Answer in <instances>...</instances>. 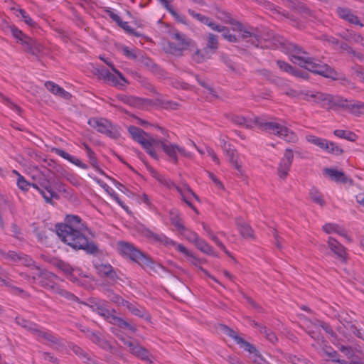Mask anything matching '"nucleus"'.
Returning a JSON list of instances; mask_svg holds the SVG:
<instances>
[{
    "label": "nucleus",
    "mask_w": 364,
    "mask_h": 364,
    "mask_svg": "<svg viewBox=\"0 0 364 364\" xmlns=\"http://www.w3.org/2000/svg\"><path fill=\"white\" fill-rule=\"evenodd\" d=\"M117 250L123 257L136 262L146 271L156 272L159 269L161 268L160 264L154 262L132 243L119 241L117 242Z\"/></svg>",
    "instance_id": "5"
},
{
    "label": "nucleus",
    "mask_w": 364,
    "mask_h": 364,
    "mask_svg": "<svg viewBox=\"0 0 364 364\" xmlns=\"http://www.w3.org/2000/svg\"><path fill=\"white\" fill-rule=\"evenodd\" d=\"M288 50L291 55V60L309 71L333 80L348 81L344 75H340L328 64L309 56L300 46L294 43H289Z\"/></svg>",
    "instance_id": "2"
},
{
    "label": "nucleus",
    "mask_w": 364,
    "mask_h": 364,
    "mask_svg": "<svg viewBox=\"0 0 364 364\" xmlns=\"http://www.w3.org/2000/svg\"><path fill=\"white\" fill-rule=\"evenodd\" d=\"M237 224H238L239 231L242 237H247V238L252 237V230L248 225H247L245 223H243V224L237 223Z\"/></svg>",
    "instance_id": "55"
},
{
    "label": "nucleus",
    "mask_w": 364,
    "mask_h": 364,
    "mask_svg": "<svg viewBox=\"0 0 364 364\" xmlns=\"http://www.w3.org/2000/svg\"><path fill=\"white\" fill-rule=\"evenodd\" d=\"M195 245L202 252L215 257H218V255L214 251V249L203 239L200 237L199 240L196 242Z\"/></svg>",
    "instance_id": "37"
},
{
    "label": "nucleus",
    "mask_w": 364,
    "mask_h": 364,
    "mask_svg": "<svg viewBox=\"0 0 364 364\" xmlns=\"http://www.w3.org/2000/svg\"><path fill=\"white\" fill-rule=\"evenodd\" d=\"M45 87L53 94L60 96L63 99L68 100L71 97V95L65 91L63 87L51 81H46Z\"/></svg>",
    "instance_id": "30"
},
{
    "label": "nucleus",
    "mask_w": 364,
    "mask_h": 364,
    "mask_svg": "<svg viewBox=\"0 0 364 364\" xmlns=\"http://www.w3.org/2000/svg\"><path fill=\"white\" fill-rule=\"evenodd\" d=\"M179 233L183 235L189 242L196 244L199 240L198 234L185 227V230L179 231Z\"/></svg>",
    "instance_id": "52"
},
{
    "label": "nucleus",
    "mask_w": 364,
    "mask_h": 364,
    "mask_svg": "<svg viewBox=\"0 0 364 364\" xmlns=\"http://www.w3.org/2000/svg\"><path fill=\"white\" fill-rule=\"evenodd\" d=\"M53 151L55 154L61 156L64 159L70 161V163H72L73 161L74 160L75 156L70 155V154H68V152H66L65 151H64L63 149H58V148H55V149H53Z\"/></svg>",
    "instance_id": "60"
},
{
    "label": "nucleus",
    "mask_w": 364,
    "mask_h": 364,
    "mask_svg": "<svg viewBox=\"0 0 364 364\" xmlns=\"http://www.w3.org/2000/svg\"><path fill=\"white\" fill-rule=\"evenodd\" d=\"M188 13L195 19L198 20V21L201 22L203 24L208 22V16L196 13L192 9H188Z\"/></svg>",
    "instance_id": "64"
},
{
    "label": "nucleus",
    "mask_w": 364,
    "mask_h": 364,
    "mask_svg": "<svg viewBox=\"0 0 364 364\" xmlns=\"http://www.w3.org/2000/svg\"><path fill=\"white\" fill-rule=\"evenodd\" d=\"M342 108L355 117L364 115V102L360 101H349L343 100Z\"/></svg>",
    "instance_id": "23"
},
{
    "label": "nucleus",
    "mask_w": 364,
    "mask_h": 364,
    "mask_svg": "<svg viewBox=\"0 0 364 364\" xmlns=\"http://www.w3.org/2000/svg\"><path fill=\"white\" fill-rule=\"evenodd\" d=\"M123 306H125L133 315L136 316L138 317H143L144 309L141 307H139L136 305L130 303L127 301L126 302H123Z\"/></svg>",
    "instance_id": "49"
},
{
    "label": "nucleus",
    "mask_w": 364,
    "mask_h": 364,
    "mask_svg": "<svg viewBox=\"0 0 364 364\" xmlns=\"http://www.w3.org/2000/svg\"><path fill=\"white\" fill-rule=\"evenodd\" d=\"M169 218L171 223L178 232L185 230V225H183L181 214L178 210H171L169 211Z\"/></svg>",
    "instance_id": "34"
},
{
    "label": "nucleus",
    "mask_w": 364,
    "mask_h": 364,
    "mask_svg": "<svg viewBox=\"0 0 364 364\" xmlns=\"http://www.w3.org/2000/svg\"><path fill=\"white\" fill-rule=\"evenodd\" d=\"M222 250H223L228 256H230V252L225 248L223 242L215 236L213 232H209L208 236Z\"/></svg>",
    "instance_id": "63"
},
{
    "label": "nucleus",
    "mask_w": 364,
    "mask_h": 364,
    "mask_svg": "<svg viewBox=\"0 0 364 364\" xmlns=\"http://www.w3.org/2000/svg\"><path fill=\"white\" fill-rule=\"evenodd\" d=\"M101 186L105 188L107 193L123 208L125 209L126 206L124 205L122 200L119 198L117 193L114 191L113 188L109 187L107 184L103 183L101 184Z\"/></svg>",
    "instance_id": "50"
},
{
    "label": "nucleus",
    "mask_w": 364,
    "mask_h": 364,
    "mask_svg": "<svg viewBox=\"0 0 364 364\" xmlns=\"http://www.w3.org/2000/svg\"><path fill=\"white\" fill-rule=\"evenodd\" d=\"M166 141V139H159V145L174 164H178V153L184 157L191 158L192 156L191 153L187 151L184 148L175 144H168Z\"/></svg>",
    "instance_id": "12"
},
{
    "label": "nucleus",
    "mask_w": 364,
    "mask_h": 364,
    "mask_svg": "<svg viewBox=\"0 0 364 364\" xmlns=\"http://www.w3.org/2000/svg\"><path fill=\"white\" fill-rule=\"evenodd\" d=\"M324 151L329 154L336 156L341 155L343 153V150L341 146H339L336 143L328 140L327 141V144L326 145Z\"/></svg>",
    "instance_id": "48"
},
{
    "label": "nucleus",
    "mask_w": 364,
    "mask_h": 364,
    "mask_svg": "<svg viewBox=\"0 0 364 364\" xmlns=\"http://www.w3.org/2000/svg\"><path fill=\"white\" fill-rule=\"evenodd\" d=\"M21 275L25 278L31 279L33 282L39 283L42 287L53 290V286L56 284L53 282V279L56 276L50 272L41 269L38 267L32 269L31 274L21 273Z\"/></svg>",
    "instance_id": "9"
},
{
    "label": "nucleus",
    "mask_w": 364,
    "mask_h": 364,
    "mask_svg": "<svg viewBox=\"0 0 364 364\" xmlns=\"http://www.w3.org/2000/svg\"><path fill=\"white\" fill-rule=\"evenodd\" d=\"M244 350L250 353V358L252 360L254 363L270 364L262 357L259 352L256 349L255 346H253L250 343H246V346L244 348Z\"/></svg>",
    "instance_id": "27"
},
{
    "label": "nucleus",
    "mask_w": 364,
    "mask_h": 364,
    "mask_svg": "<svg viewBox=\"0 0 364 364\" xmlns=\"http://www.w3.org/2000/svg\"><path fill=\"white\" fill-rule=\"evenodd\" d=\"M0 255L6 260L14 263L31 267L33 264V260L28 255L23 252H17L15 251H9L7 252L0 249Z\"/></svg>",
    "instance_id": "16"
},
{
    "label": "nucleus",
    "mask_w": 364,
    "mask_h": 364,
    "mask_svg": "<svg viewBox=\"0 0 364 364\" xmlns=\"http://www.w3.org/2000/svg\"><path fill=\"white\" fill-rule=\"evenodd\" d=\"M156 179L161 185L167 187L169 189L175 188L177 191V188H180L179 186H176L170 178L164 176L159 175L157 176Z\"/></svg>",
    "instance_id": "53"
},
{
    "label": "nucleus",
    "mask_w": 364,
    "mask_h": 364,
    "mask_svg": "<svg viewBox=\"0 0 364 364\" xmlns=\"http://www.w3.org/2000/svg\"><path fill=\"white\" fill-rule=\"evenodd\" d=\"M220 329L225 334L232 338L237 343V344L240 346V348H244L246 346V343H249V342L238 336L236 331L229 328L228 326L222 325Z\"/></svg>",
    "instance_id": "32"
},
{
    "label": "nucleus",
    "mask_w": 364,
    "mask_h": 364,
    "mask_svg": "<svg viewBox=\"0 0 364 364\" xmlns=\"http://www.w3.org/2000/svg\"><path fill=\"white\" fill-rule=\"evenodd\" d=\"M323 230L327 234H331V233H333V232L337 233V234L344 237L347 240H350V238L348 237V236L346 233V231L343 228H341L337 224L326 223L323 226Z\"/></svg>",
    "instance_id": "35"
},
{
    "label": "nucleus",
    "mask_w": 364,
    "mask_h": 364,
    "mask_svg": "<svg viewBox=\"0 0 364 364\" xmlns=\"http://www.w3.org/2000/svg\"><path fill=\"white\" fill-rule=\"evenodd\" d=\"M329 249L340 258L342 262H346L347 252L346 248L336 239L329 237L327 241Z\"/></svg>",
    "instance_id": "24"
},
{
    "label": "nucleus",
    "mask_w": 364,
    "mask_h": 364,
    "mask_svg": "<svg viewBox=\"0 0 364 364\" xmlns=\"http://www.w3.org/2000/svg\"><path fill=\"white\" fill-rule=\"evenodd\" d=\"M220 329L225 334L232 338L237 343V344L240 346V348H244L246 346V343H249V342L238 336L236 331L229 328L228 326L222 325Z\"/></svg>",
    "instance_id": "33"
},
{
    "label": "nucleus",
    "mask_w": 364,
    "mask_h": 364,
    "mask_svg": "<svg viewBox=\"0 0 364 364\" xmlns=\"http://www.w3.org/2000/svg\"><path fill=\"white\" fill-rule=\"evenodd\" d=\"M309 196L313 202L317 203L321 207L325 205L326 202L323 199V195L316 188L313 187L310 189Z\"/></svg>",
    "instance_id": "45"
},
{
    "label": "nucleus",
    "mask_w": 364,
    "mask_h": 364,
    "mask_svg": "<svg viewBox=\"0 0 364 364\" xmlns=\"http://www.w3.org/2000/svg\"><path fill=\"white\" fill-rule=\"evenodd\" d=\"M53 287L54 289L52 290L53 293L59 295L61 297L66 299L70 301L78 302L79 299L71 292L68 291L67 290L60 287L58 285L53 286Z\"/></svg>",
    "instance_id": "39"
},
{
    "label": "nucleus",
    "mask_w": 364,
    "mask_h": 364,
    "mask_svg": "<svg viewBox=\"0 0 364 364\" xmlns=\"http://www.w3.org/2000/svg\"><path fill=\"white\" fill-rule=\"evenodd\" d=\"M92 308L93 311L107 320L109 323L112 322V318H114L116 315L115 310L109 307L108 303L105 301L99 300L95 301L92 305Z\"/></svg>",
    "instance_id": "18"
},
{
    "label": "nucleus",
    "mask_w": 364,
    "mask_h": 364,
    "mask_svg": "<svg viewBox=\"0 0 364 364\" xmlns=\"http://www.w3.org/2000/svg\"><path fill=\"white\" fill-rule=\"evenodd\" d=\"M43 176L44 178L39 181V185L36 183H31V186L36 189L47 203H51L53 198H58V194L51 187L50 171L47 170L46 173H43Z\"/></svg>",
    "instance_id": "10"
},
{
    "label": "nucleus",
    "mask_w": 364,
    "mask_h": 364,
    "mask_svg": "<svg viewBox=\"0 0 364 364\" xmlns=\"http://www.w3.org/2000/svg\"><path fill=\"white\" fill-rule=\"evenodd\" d=\"M90 127L95 129L98 132L106 134L111 138H116L118 133L111 124V123L103 118H91L88 120Z\"/></svg>",
    "instance_id": "15"
},
{
    "label": "nucleus",
    "mask_w": 364,
    "mask_h": 364,
    "mask_svg": "<svg viewBox=\"0 0 364 364\" xmlns=\"http://www.w3.org/2000/svg\"><path fill=\"white\" fill-rule=\"evenodd\" d=\"M16 321L18 325L31 331L37 338L44 339L53 343L57 342V338L50 331H43L37 324L19 316L16 318Z\"/></svg>",
    "instance_id": "11"
},
{
    "label": "nucleus",
    "mask_w": 364,
    "mask_h": 364,
    "mask_svg": "<svg viewBox=\"0 0 364 364\" xmlns=\"http://www.w3.org/2000/svg\"><path fill=\"white\" fill-rule=\"evenodd\" d=\"M228 148H225L226 156L228 157L229 161L232 165L234 166L236 170L238 171V174L240 176H242L243 170L242 168V165L238 161L237 153L235 149H231L230 145H228Z\"/></svg>",
    "instance_id": "31"
},
{
    "label": "nucleus",
    "mask_w": 364,
    "mask_h": 364,
    "mask_svg": "<svg viewBox=\"0 0 364 364\" xmlns=\"http://www.w3.org/2000/svg\"><path fill=\"white\" fill-rule=\"evenodd\" d=\"M16 183L18 188L23 191H28L31 187V183L27 181L22 175H19V177L17 178Z\"/></svg>",
    "instance_id": "57"
},
{
    "label": "nucleus",
    "mask_w": 364,
    "mask_h": 364,
    "mask_svg": "<svg viewBox=\"0 0 364 364\" xmlns=\"http://www.w3.org/2000/svg\"><path fill=\"white\" fill-rule=\"evenodd\" d=\"M216 16L223 22L231 24L232 31L238 33V38L241 41L256 48L264 46L263 39L258 28L247 26L234 21L230 14L225 11H218Z\"/></svg>",
    "instance_id": "3"
},
{
    "label": "nucleus",
    "mask_w": 364,
    "mask_h": 364,
    "mask_svg": "<svg viewBox=\"0 0 364 364\" xmlns=\"http://www.w3.org/2000/svg\"><path fill=\"white\" fill-rule=\"evenodd\" d=\"M337 14L340 18L348 21L350 23L363 26L358 16L354 15L348 8L338 7L336 10Z\"/></svg>",
    "instance_id": "28"
},
{
    "label": "nucleus",
    "mask_w": 364,
    "mask_h": 364,
    "mask_svg": "<svg viewBox=\"0 0 364 364\" xmlns=\"http://www.w3.org/2000/svg\"><path fill=\"white\" fill-rule=\"evenodd\" d=\"M56 267L66 274H70L73 270V267L68 263L62 260L56 262Z\"/></svg>",
    "instance_id": "62"
},
{
    "label": "nucleus",
    "mask_w": 364,
    "mask_h": 364,
    "mask_svg": "<svg viewBox=\"0 0 364 364\" xmlns=\"http://www.w3.org/2000/svg\"><path fill=\"white\" fill-rule=\"evenodd\" d=\"M119 339L129 348V352L141 360L151 363V356L150 353L145 348L141 346L136 341L130 338H126L123 336Z\"/></svg>",
    "instance_id": "14"
},
{
    "label": "nucleus",
    "mask_w": 364,
    "mask_h": 364,
    "mask_svg": "<svg viewBox=\"0 0 364 364\" xmlns=\"http://www.w3.org/2000/svg\"><path fill=\"white\" fill-rule=\"evenodd\" d=\"M84 147L86 150L87 156L88 157L92 166L94 167L97 171H100L101 173H103V171L98 166L97 159L94 151H92V150L87 144H84Z\"/></svg>",
    "instance_id": "47"
},
{
    "label": "nucleus",
    "mask_w": 364,
    "mask_h": 364,
    "mask_svg": "<svg viewBox=\"0 0 364 364\" xmlns=\"http://www.w3.org/2000/svg\"><path fill=\"white\" fill-rule=\"evenodd\" d=\"M177 191L181 195L184 202L191 200L193 198H196L197 200H199L197 195H196L187 185H184L183 187L177 188Z\"/></svg>",
    "instance_id": "38"
},
{
    "label": "nucleus",
    "mask_w": 364,
    "mask_h": 364,
    "mask_svg": "<svg viewBox=\"0 0 364 364\" xmlns=\"http://www.w3.org/2000/svg\"><path fill=\"white\" fill-rule=\"evenodd\" d=\"M344 98L338 95L318 92L316 95V103L319 104L321 107L328 110H336L342 108Z\"/></svg>",
    "instance_id": "13"
},
{
    "label": "nucleus",
    "mask_w": 364,
    "mask_h": 364,
    "mask_svg": "<svg viewBox=\"0 0 364 364\" xmlns=\"http://www.w3.org/2000/svg\"><path fill=\"white\" fill-rule=\"evenodd\" d=\"M322 346L321 353L322 355H326L327 357L326 360H331L333 362L336 363L338 364H348L347 362L344 360H340L337 358V353L334 350L331 346H328L326 344V341L322 339L321 343Z\"/></svg>",
    "instance_id": "26"
},
{
    "label": "nucleus",
    "mask_w": 364,
    "mask_h": 364,
    "mask_svg": "<svg viewBox=\"0 0 364 364\" xmlns=\"http://www.w3.org/2000/svg\"><path fill=\"white\" fill-rule=\"evenodd\" d=\"M318 92L301 91L298 94V96L301 97V98L304 100L310 102L313 100L314 102H316V95H317Z\"/></svg>",
    "instance_id": "59"
},
{
    "label": "nucleus",
    "mask_w": 364,
    "mask_h": 364,
    "mask_svg": "<svg viewBox=\"0 0 364 364\" xmlns=\"http://www.w3.org/2000/svg\"><path fill=\"white\" fill-rule=\"evenodd\" d=\"M294 159V153L291 149H287L284 156L281 159L278 166L277 173L281 178L284 179L290 171Z\"/></svg>",
    "instance_id": "17"
},
{
    "label": "nucleus",
    "mask_w": 364,
    "mask_h": 364,
    "mask_svg": "<svg viewBox=\"0 0 364 364\" xmlns=\"http://www.w3.org/2000/svg\"><path fill=\"white\" fill-rule=\"evenodd\" d=\"M95 267L97 273L101 277H107L114 282L119 279L116 271L111 264L108 263L96 262L95 263Z\"/></svg>",
    "instance_id": "22"
},
{
    "label": "nucleus",
    "mask_w": 364,
    "mask_h": 364,
    "mask_svg": "<svg viewBox=\"0 0 364 364\" xmlns=\"http://www.w3.org/2000/svg\"><path fill=\"white\" fill-rule=\"evenodd\" d=\"M128 132L132 138L139 143L151 158L159 159L155 148L159 146V139L154 138L149 133L135 126L129 127Z\"/></svg>",
    "instance_id": "7"
},
{
    "label": "nucleus",
    "mask_w": 364,
    "mask_h": 364,
    "mask_svg": "<svg viewBox=\"0 0 364 364\" xmlns=\"http://www.w3.org/2000/svg\"><path fill=\"white\" fill-rule=\"evenodd\" d=\"M87 338L101 348L113 354L116 353L115 348L100 333L91 331Z\"/></svg>",
    "instance_id": "19"
},
{
    "label": "nucleus",
    "mask_w": 364,
    "mask_h": 364,
    "mask_svg": "<svg viewBox=\"0 0 364 364\" xmlns=\"http://www.w3.org/2000/svg\"><path fill=\"white\" fill-rule=\"evenodd\" d=\"M56 232L61 240L74 250H82L87 254L98 252L97 245L85 235L87 227L77 215H67L65 223L55 226Z\"/></svg>",
    "instance_id": "1"
},
{
    "label": "nucleus",
    "mask_w": 364,
    "mask_h": 364,
    "mask_svg": "<svg viewBox=\"0 0 364 364\" xmlns=\"http://www.w3.org/2000/svg\"><path fill=\"white\" fill-rule=\"evenodd\" d=\"M3 29L6 32H10L12 36L22 44L25 50L32 55H37L43 52V46L40 42L26 35L14 24H10L6 22L3 26Z\"/></svg>",
    "instance_id": "8"
},
{
    "label": "nucleus",
    "mask_w": 364,
    "mask_h": 364,
    "mask_svg": "<svg viewBox=\"0 0 364 364\" xmlns=\"http://www.w3.org/2000/svg\"><path fill=\"white\" fill-rule=\"evenodd\" d=\"M122 52L127 58L132 60H137L141 53V51L136 50H129L128 47H124L122 48Z\"/></svg>",
    "instance_id": "56"
},
{
    "label": "nucleus",
    "mask_w": 364,
    "mask_h": 364,
    "mask_svg": "<svg viewBox=\"0 0 364 364\" xmlns=\"http://www.w3.org/2000/svg\"><path fill=\"white\" fill-rule=\"evenodd\" d=\"M171 35L172 38L175 41L173 44H175L176 49L178 52H182L191 46H194V42L186 35L178 31H174Z\"/></svg>",
    "instance_id": "20"
},
{
    "label": "nucleus",
    "mask_w": 364,
    "mask_h": 364,
    "mask_svg": "<svg viewBox=\"0 0 364 364\" xmlns=\"http://www.w3.org/2000/svg\"><path fill=\"white\" fill-rule=\"evenodd\" d=\"M111 323L117 325L122 329H127L132 333H134L136 331L135 326L131 325L127 321H124L123 318L118 317L117 316H115L114 318H112Z\"/></svg>",
    "instance_id": "42"
},
{
    "label": "nucleus",
    "mask_w": 364,
    "mask_h": 364,
    "mask_svg": "<svg viewBox=\"0 0 364 364\" xmlns=\"http://www.w3.org/2000/svg\"><path fill=\"white\" fill-rule=\"evenodd\" d=\"M8 273L0 266V286L6 287L9 290L14 294H21L23 293V290L19 287L12 284L10 279L7 278Z\"/></svg>",
    "instance_id": "25"
},
{
    "label": "nucleus",
    "mask_w": 364,
    "mask_h": 364,
    "mask_svg": "<svg viewBox=\"0 0 364 364\" xmlns=\"http://www.w3.org/2000/svg\"><path fill=\"white\" fill-rule=\"evenodd\" d=\"M256 126L262 131L274 134L287 142L296 143L298 136L295 132L281 124L268 121L263 117H255Z\"/></svg>",
    "instance_id": "6"
},
{
    "label": "nucleus",
    "mask_w": 364,
    "mask_h": 364,
    "mask_svg": "<svg viewBox=\"0 0 364 364\" xmlns=\"http://www.w3.org/2000/svg\"><path fill=\"white\" fill-rule=\"evenodd\" d=\"M97 73L99 75L100 78L104 80L106 82L111 83L112 85L123 86L124 84H127L122 80L120 79V77L118 76V75H117L114 73H112L104 68H97Z\"/></svg>",
    "instance_id": "21"
},
{
    "label": "nucleus",
    "mask_w": 364,
    "mask_h": 364,
    "mask_svg": "<svg viewBox=\"0 0 364 364\" xmlns=\"http://www.w3.org/2000/svg\"><path fill=\"white\" fill-rule=\"evenodd\" d=\"M211 53H214L218 48V36L213 33H209L208 36L206 46L205 47Z\"/></svg>",
    "instance_id": "46"
},
{
    "label": "nucleus",
    "mask_w": 364,
    "mask_h": 364,
    "mask_svg": "<svg viewBox=\"0 0 364 364\" xmlns=\"http://www.w3.org/2000/svg\"><path fill=\"white\" fill-rule=\"evenodd\" d=\"M208 26H209L212 30L216 31L218 32H224L227 30V27L217 24L209 17L208 18V22L205 23Z\"/></svg>",
    "instance_id": "61"
},
{
    "label": "nucleus",
    "mask_w": 364,
    "mask_h": 364,
    "mask_svg": "<svg viewBox=\"0 0 364 364\" xmlns=\"http://www.w3.org/2000/svg\"><path fill=\"white\" fill-rule=\"evenodd\" d=\"M137 60L142 65L149 69H154L156 66L149 58L144 56L141 53Z\"/></svg>",
    "instance_id": "58"
},
{
    "label": "nucleus",
    "mask_w": 364,
    "mask_h": 364,
    "mask_svg": "<svg viewBox=\"0 0 364 364\" xmlns=\"http://www.w3.org/2000/svg\"><path fill=\"white\" fill-rule=\"evenodd\" d=\"M212 53L210 51L208 50L205 48L202 50L197 49L192 55V59L198 63H200L203 61L209 59L211 56Z\"/></svg>",
    "instance_id": "40"
},
{
    "label": "nucleus",
    "mask_w": 364,
    "mask_h": 364,
    "mask_svg": "<svg viewBox=\"0 0 364 364\" xmlns=\"http://www.w3.org/2000/svg\"><path fill=\"white\" fill-rule=\"evenodd\" d=\"M17 12L18 14H16V16L18 18H21L25 22L26 24L32 27H34L36 26L35 21L31 18V16L27 14V12L25 10L19 9L18 10H17Z\"/></svg>",
    "instance_id": "51"
},
{
    "label": "nucleus",
    "mask_w": 364,
    "mask_h": 364,
    "mask_svg": "<svg viewBox=\"0 0 364 364\" xmlns=\"http://www.w3.org/2000/svg\"><path fill=\"white\" fill-rule=\"evenodd\" d=\"M142 234L144 237L148 238L152 242H159L164 245H172L176 247L177 250L180 252L183 253L188 257V262L196 267H198L199 269L208 277H209L211 279H213L215 282H218V280L213 276L210 275L208 271L203 267H200V265L203 263V261L201 259L196 257L191 251H189L184 245L181 244H178L171 239L168 238L164 234H157L154 232L152 230L149 229H144L142 231Z\"/></svg>",
    "instance_id": "4"
},
{
    "label": "nucleus",
    "mask_w": 364,
    "mask_h": 364,
    "mask_svg": "<svg viewBox=\"0 0 364 364\" xmlns=\"http://www.w3.org/2000/svg\"><path fill=\"white\" fill-rule=\"evenodd\" d=\"M309 322L311 323H313L314 327L316 329L320 330V328H322L327 333H328L331 336H333L334 334L333 329L328 323H326L322 322L318 320H316L315 321H309Z\"/></svg>",
    "instance_id": "54"
},
{
    "label": "nucleus",
    "mask_w": 364,
    "mask_h": 364,
    "mask_svg": "<svg viewBox=\"0 0 364 364\" xmlns=\"http://www.w3.org/2000/svg\"><path fill=\"white\" fill-rule=\"evenodd\" d=\"M309 321H311L306 320L304 323L306 328V332L314 340L316 341L320 345L321 343V340L323 339V338H320L319 329H316L314 327L313 323H311Z\"/></svg>",
    "instance_id": "41"
},
{
    "label": "nucleus",
    "mask_w": 364,
    "mask_h": 364,
    "mask_svg": "<svg viewBox=\"0 0 364 364\" xmlns=\"http://www.w3.org/2000/svg\"><path fill=\"white\" fill-rule=\"evenodd\" d=\"M333 134L338 138L345 139L350 141H355L358 139V136L355 133L348 130L336 129Z\"/></svg>",
    "instance_id": "43"
},
{
    "label": "nucleus",
    "mask_w": 364,
    "mask_h": 364,
    "mask_svg": "<svg viewBox=\"0 0 364 364\" xmlns=\"http://www.w3.org/2000/svg\"><path fill=\"white\" fill-rule=\"evenodd\" d=\"M116 98L125 105L131 107H137L141 104V99L124 94H117Z\"/></svg>",
    "instance_id": "36"
},
{
    "label": "nucleus",
    "mask_w": 364,
    "mask_h": 364,
    "mask_svg": "<svg viewBox=\"0 0 364 364\" xmlns=\"http://www.w3.org/2000/svg\"><path fill=\"white\" fill-rule=\"evenodd\" d=\"M323 171L332 181L336 183H346L348 182V178L343 171L331 168H326Z\"/></svg>",
    "instance_id": "29"
},
{
    "label": "nucleus",
    "mask_w": 364,
    "mask_h": 364,
    "mask_svg": "<svg viewBox=\"0 0 364 364\" xmlns=\"http://www.w3.org/2000/svg\"><path fill=\"white\" fill-rule=\"evenodd\" d=\"M232 120L235 124L242 125L248 129H252L256 126L255 118L252 119H246L242 116H235L233 117Z\"/></svg>",
    "instance_id": "44"
}]
</instances>
